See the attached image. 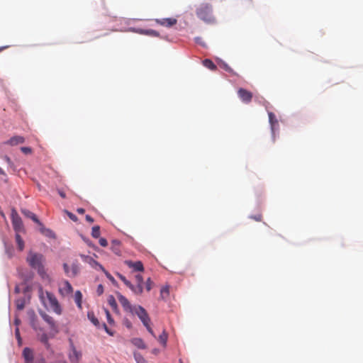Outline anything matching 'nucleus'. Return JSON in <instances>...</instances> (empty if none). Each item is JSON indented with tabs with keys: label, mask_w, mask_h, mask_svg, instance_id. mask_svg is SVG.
<instances>
[{
	"label": "nucleus",
	"mask_w": 363,
	"mask_h": 363,
	"mask_svg": "<svg viewBox=\"0 0 363 363\" xmlns=\"http://www.w3.org/2000/svg\"><path fill=\"white\" fill-rule=\"evenodd\" d=\"M197 16L206 23H214L216 18L213 14V6L208 3L201 4L196 11Z\"/></svg>",
	"instance_id": "obj_1"
},
{
	"label": "nucleus",
	"mask_w": 363,
	"mask_h": 363,
	"mask_svg": "<svg viewBox=\"0 0 363 363\" xmlns=\"http://www.w3.org/2000/svg\"><path fill=\"white\" fill-rule=\"evenodd\" d=\"M132 314L136 315L143 323V325L146 328L147 330L154 337H156L151 326L150 318L146 310L141 306H134Z\"/></svg>",
	"instance_id": "obj_2"
},
{
	"label": "nucleus",
	"mask_w": 363,
	"mask_h": 363,
	"mask_svg": "<svg viewBox=\"0 0 363 363\" xmlns=\"http://www.w3.org/2000/svg\"><path fill=\"white\" fill-rule=\"evenodd\" d=\"M40 298L45 305H46L45 298H47L50 307L57 314L62 313L61 306L55 297V296L49 291L44 292L42 289L40 290Z\"/></svg>",
	"instance_id": "obj_3"
},
{
	"label": "nucleus",
	"mask_w": 363,
	"mask_h": 363,
	"mask_svg": "<svg viewBox=\"0 0 363 363\" xmlns=\"http://www.w3.org/2000/svg\"><path fill=\"white\" fill-rule=\"evenodd\" d=\"M44 260V257L41 254L35 253L30 252L28 257L27 262L29 265L37 269L39 274H43L44 272L43 262Z\"/></svg>",
	"instance_id": "obj_4"
},
{
	"label": "nucleus",
	"mask_w": 363,
	"mask_h": 363,
	"mask_svg": "<svg viewBox=\"0 0 363 363\" xmlns=\"http://www.w3.org/2000/svg\"><path fill=\"white\" fill-rule=\"evenodd\" d=\"M11 223L13 225V230L16 233L24 232V226L21 218L18 214V212L15 208L11 210Z\"/></svg>",
	"instance_id": "obj_5"
},
{
	"label": "nucleus",
	"mask_w": 363,
	"mask_h": 363,
	"mask_svg": "<svg viewBox=\"0 0 363 363\" xmlns=\"http://www.w3.org/2000/svg\"><path fill=\"white\" fill-rule=\"evenodd\" d=\"M68 357L71 363H79L82 357V352L77 350L71 339L69 340V351Z\"/></svg>",
	"instance_id": "obj_6"
},
{
	"label": "nucleus",
	"mask_w": 363,
	"mask_h": 363,
	"mask_svg": "<svg viewBox=\"0 0 363 363\" xmlns=\"http://www.w3.org/2000/svg\"><path fill=\"white\" fill-rule=\"evenodd\" d=\"M238 96L245 104H250L253 97V94L251 91L243 88L238 89Z\"/></svg>",
	"instance_id": "obj_7"
},
{
	"label": "nucleus",
	"mask_w": 363,
	"mask_h": 363,
	"mask_svg": "<svg viewBox=\"0 0 363 363\" xmlns=\"http://www.w3.org/2000/svg\"><path fill=\"white\" fill-rule=\"evenodd\" d=\"M72 292L73 288L68 281L65 280L60 284L59 293L62 296H67L71 294Z\"/></svg>",
	"instance_id": "obj_8"
},
{
	"label": "nucleus",
	"mask_w": 363,
	"mask_h": 363,
	"mask_svg": "<svg viewBox=\"0 0 363 363\" xmlns=\"http://www.w3.org/2000/svg\"><path fill=\"white\" fill-rule=\"evenodd\" d=\"M157 24L166 28H171L177 23V20L174 18H165L155 19Z\"/></svg>",
	"instance_id": "obj_9"
},
{
	"label": "nucleus",
	"mask_w": 363,
	"mask_h": 363,
	"mask_svg": "<svg viewBox=\"0 0 363 363\" xmlns=\"http://www.w3.org/2000/svg\"><path fill=\"white\" fill-rule=\"evenodd\" d=\"M117 298L118 299V301L124 308L125 311L131 313L133 311L134 306H132L129 301L121 294L117 293Z\"/></svg>",
	"instance_id": "obj_10"
},
{
	"label": "nucleus",
	"mask_w": 363,
	"mask_h": 363,
	"mask_svg": "<svg viewBox=\"0 0 363 363\" xmlns=\"http://www.w3.org/2000/svg\"><path fill=\"white\" fill-rule=\"evenodd\" d=\"M22 356L25 363H33L35 358L34 357L33 350L29 347H25L22 352Z\"/></svg>",
	"instance_id": "obj_11"
},
{
	"label": "nucleus",
	"mask_w": 363,
	"mask_h": 363,
	"mask_svg": "<svg viewBox=\"0 0 363 363\" xmlns=\"http://www.w3.org/2000/svg\"><path fill=\"white\" fill-rule=\"evenodd\" d=\"M40 315L43 319L50 325V329L57 333V326L53 318L45 312H40Z\"/></svg>",
	"instance_id": "obj_12"
},
{
	"label": "nucleus",
	"mask_w": 363,
	"mask_h": 363,
	"mask_svg": "<svg viewBox=\"0 0 363 363\" xmlns=\"http://www.w3.org/2000/svg\"><path fill=\"white\" fill-rule=\"evenodd\" d=\"M82 258L83 259V261L90 264L92 267L95 269H99L101 271H105V269L104 267L100 264L98 262L94 260L91 257L86 256V255H82Z\"/></svg>",
	"instance_id": "obj_13"
},
{
	"label": "nucleus",
	"mask_w": 363,
	"mask_h": 363,
	"mask_svg": "<svg viewBox=\"0 0 363 363\" xmlns=\"http://www.w3.org/2000/svg\"><path fill=\"white\" fill-rule=\"evenodd\" d=\"M126 265L133 269L135 272H143L144 270L143 264L140 261L132 262L130 260L125 261Z\"/></svg>",
	"instance_id": "obj_14"
},
{
	"label": "nucleus",
	"mask_w": 363,
	"mask_h": 363,
	"mask_svg": "<svg viewBox=\"0 0 363 363\" xmlns=\"http://www.w3.org/2000/svg\"><path fill=\"white\" fill-rule=\"evenodd\" d=\"M21 211L24 216H26V218H30L38 225H42V223L40 221V220L38 218V217L36 216V215L35 213H33L30 211L26 209V208H21Z\"/></svg>",
	"instance_id": "obj_15"
},
{
	"label": "nucleus",
	"mask_w": 363,
	"mask_h": 363,
	"mask_svg": "<svg viewBox=\"0 0 363 363\" xmlns=\"http://www.w3.org/2000/svg\"><path fill=\"white\" fill-rule=\"evenodd\" d=\"M25 141V139L22 136L16 135L11 138L9 140L4 143L11 146H15L18 144H22Z\"/></svg>",
	"instance_id": "obj_16"
},
{
	"label": "nucleus",
	"mask_w": 363,
	"mask_h": 363,
	"mask_svg": "<svg viewBox=\"0 0 363 363\" xmlns=\"http://www.w3.org/2000/svg\"><path fill=\"white\" fill-rule=\"evenodd\" d=\"M79 266L77 262H74L70 267V274L69 277H76L79 272Z\"/></svg>",
	"instance_id": "obj_17"
},
{
	"label": "nucleus",
	"mask_w": 363,
	"mask_h": 363,
	"mask_svg": "<svg viewBox=\"0 0 363 363\" xmlns=\"http://www.w3.org/2000/svg\"><path fill=\"white\" fill-rule=\"evenodd\" d=\"M268 115H269V123L271 125V128H272V132H274L275 125H278V121L277 120L276 116L273 113L269 112Z\"/></svg>",
	"instance_id": "obj_18"
},
{
	"label": "nucleus",
	"mask_w": 363,
	"mask_h": 363,
	"mask_svg": "<svg viewBox=\"0 0 363 363\" xmlns=\"http://www.w3.org/2000/svg\"><path fill=\"white\" fill-rule=\"evenodd\" d=\"M129 288L135 294H141L143 291V286L141 284H137L136 286L131 284Z\"/></svg>",
	"instance_id": "obj_19"
},
{
	"label": "nucleus",
	"mask_w": 363,
	"mask_h": 363,
	"mask_svg": "<svg viewBox=\"0 0 363 363\" xmlns=\"http://www.w3.org/2000/svg\"><path fill=\"white\" fill-rule=\"evenodd\" d=\"M203 65L208 69L211 70H216L217 69L216 65L213 63V62L211 60L209 59H205L203 61Z\"/></svg>",
	"instance_id": "obj_20"
},
{
	"label": "nucleus",
	"mask_w": 363,
	"mask_h": 363,
	"mask_svg": "<svg viewBox=\"0 0 363 363\" xmlns=\"http://www.w3.org/2000/svg\"><path fill=\"white\" fill-rule=\"evenodd\" d=\"M133 344L140 349H145L146 345L141 338H134L132 340Z\"/></svg>",
	"instance_id": "obj_21"
},
{
	"label": "nucleus",
	"mask_w": 363,
	"mask_h": 363,
	"mask_svg": "<svg viewBox=\"0 0 363 363\" xmlns=\"http://www.w3.org/2000/svg\"><path fill=\"white\" fill-rule=\"evenodd\" d=\"M16 241L19 250L22 251L24 249V241L21 238L19 233H16Z\"/></svg>",
	"instance_id": "obj_22"
},
{
	"label": "nucleus",
	"mask_w": 363,
	"mask_h": 363,
	"mask_svg": "<svg viewBox=\"0 0 363 363\" xmlns=\"http://www.w3.org/2000/svg\"><path fill=\"white\" fill-rule=\"evenodd\" d=\"M74 301L79 308H82V294L80 291H77L74 294Z\"/></svg>",
	"instance_id": "obj_23"
},
{
	"label": "nucleus",
	"mask_w": 363,
	"mask_h": 363,
	"mask_svg": "<svg viewBox=\"0 0 363 363\" xmlns=\"http://www.w3.org/2000/svg\"><path fill=\"white\" fill-rule=\"evenodd\" d=\"M169 295V288L168 286H163L160 290V298L166 299Z\"/></svg>",
	"instance_id": "obj_24"
},
{
	"label": "nucleus",
	"mask_w": 363,
	"mask_h": 363,
	"mask_svg": "<svg viewBox=\"0 0 363 363\" xmlns=\"http://www.w3.org/2000/svg\"><path fill=\"white\" fill-rule=\"evenodd\" d=\"M167 333L165 332V330H163L162 334L158 337V341L160 344H162L163 346H165L167 341Z\"/></svg>",
	"instance_id": "obj_25"
},
{
	"label": "nucleus",
	"mask_w": 363,
	"mask_h": 363,
	"mask_svg": "<svg viewBox=\"0 0 363 363\" xmlns=\"http://www.w3.org/2000/svg\"><path fill=\"white\" fill-rule=\"evenodd\" d=\"M88 318L89 320L96 326L99 325V321L97 318L94 315L93 312H89L87 314Z\"/></svg>",
	"instance_id": "obj_26"
},
{
	"label": "nucleus",
	"mask_w": 363,
	"mask_h": 363,
	"mask_svg": "<svg viewBox=\"0 0 363 363\" xmlns=\"http://www.w3.org/2000/svg\"><path fill=\"white\" fill-rule=\"evenodd\" d=\"M108 304L110 305V306L113 308V310H116L118 306H117V303L116 301V299L115 298L113 297V296L111 295L108 297Z\"/></svg>",
	"instance_id": "obj_27"
},
{
	"label": "nucleus",
	"mask_w": 363,
	"mask_h": 363,
	"mask_svg": "<svg viewBox=\"0 0 363 363\" xmlns=\"http://www.w3.org/2000/svg\"><path fill=\"white\" fill-rule=\"evenodd\" d=\"M91 235L94 238H98L100 236V227L99 225H95L92 228L91 230Z\"/></svg>",
	"instance_id": "obj_28"
},
{
	"label": "nucleus",
	"mask_w": 363,
	"mask_h": 363,
	"mask_svg": "<svg viewBox=\"0 0 363 363\" xmlns=\"http://www.w3.org/2000/svg\"><path fill=\"white\" fill-rule=\"evenodd\" d=\"M119 246H120L119 241L113 240L112 242V247L111 248H112V250L113 251V252L116 255H118L120 252Z\"/></svg>",
	"instance_id": "obj_29"
},
{
	"label": "nucleus",
	"mask_w": 363,
	"mask_h": 363,
	"mask_svg": "<svg viewBox=\"0 0 363 363\" xmlns=\"http://www.w3.org/2000/svg\"><path fill=\"white\" fill-rule=\"evenodd\" d=\"M40 340L42 343L45 345V346L48 349L50 347V344L48 342V337L47 334L43 333L40 337Z\"/></svg>",
	"instance_id": "obj_30"
},
{
	"label": "nucleus",
	"mask_w": 363,
	"mask_h": 363,
	"mask_svg": "<svg viewBox=\"0 0 363 363\" xmlns=\"http://www.w3.org/2000/svg\"><path fill=\"white\" fill-rule=\"evenodd\" d=\"M134 358L137 363H146L145 358L140 353L135 352Z\"/></svg>",
	"instance_id": "obj_31"
},
{
	"label": "nucleus",
	"mask_w": 363,
	"mask_h": 363,
	"mask_svg": "<svg viewBox=\"0 0 363 363\" xmlns=\"http://www.w3.org/2000/svg\"><path fill=\"white\" fill-rule=\"evenodd\" d=\"M39 226H40V231L41 233H43L45 235H48V236H50V235L52 234V231L50 229L46 228L43 224H42V225H39Z\"/></svg>",
	"instance_id": "obj_32"
},
{
	"label": "nucleus",
	"mask_w": 363,
	"mask_h": 363,
	"mask_svg": "<svg viewBox=\"0 0 363 363\" xmlns=\"http://www.w3.org/2000/svg\"><path fill=\"white\" fill-rule=\"evenodd\" d=\"M118 277L129 288L132 284L123 275L117 274Z\"/></svg>",
	"instance_id": "obj_33"
},
{
	"label": "nucleus",
	"mask_w": 363,
	"mask_h": 363,
	"mask_svg": "<svg viewBox=\"0 0 363 363\" xmlns=\"http://www.w3.org/2000/svg\"><path fill=\"white\" fill-rule=\"evenodd\" d=\"M138 33H142V34L152 35L155 36L158 35V33L154 30H140V31H138Z\"/></svg>",
	"instance_id": "obj_34"
},
{
	"label": "nucleus",
	"mask_w": 363,
	"mask_h": 363,
	"mask_svg": "<svg viewBox=\"0 0 363 363\" xmlns=\"http://www.w3.org/2000/svg\"><path fill=\"white\" fill-rule=\"evenodd\" d=\"M16 307L18 310H23L25 307L24 299H18L16 301Z\"/></svg>",
	"instance_id": "obj_35"
},
{
	"label": "nucleus",
	"mask_w": 363,
	"mask_h": 363,
	"mask_svg": "<svg viewBox=\"0 0 363 363\" xmlns=\"http://www.w3.org/2000/svg\"><path fill=\"white\" fill-rule=\"evenodd\" d=\"M152 285H153V282L151 280L150 278H148L146 281V290L147 291H150L152 287Z\"/></svg>",
	"instance_id": "obj_36"
},
{
	"label": "nucleus",
	"mask_w": 363,
	"mask_h": 363,
	"mask_svg": "<svg viewBox=\"0 0 363 363\" xmlns=\"http://www.w3.org/2000/svg\"><path fill=\"white\" fill-rule=\"evenodd\" d=\"M66 213L67 214L68 217L73 221L74 222H77V217L73 214L71 212H69L67 211H66Z\"/></svg>",
	"instance_id": "obj_37"
},
{
	"label": "nucleus",
	"mask_w": 363,
	"mask_h": 363,
	"mask_svg": "<svg viewBox=\"0 0 363 363\" xmlns=\"http://www.w3.org/2000/svg\"><path fill=\"white\" fill-rule=\"evenodd\" d=\"M250 218L253 219V220H256V221L259 222V221L262 220V214L258 213V214H257L255 216H251Z\"/></svg>",
	"instance_id": "obj_38"
},
{
	"label": "nucleus",
	"mask_w": 363,
	"mask_h": 363,
	"mask_svg": "<svg viewBox=\"0 0 363 363\" xmlns=\"http://www.w3.org/2000/svg\"><path fill=\"white\" fill-rule=\"evenodd\" d=\"M105 313H106V318H107V320L108 322L111 324L113 323V319L111 318V315L109 313V311L108 310H105Z\"/></svg>",
	"instance_id": "obj_39"
},
{
	"label": "nucleus",
	"mask_w": 363,
	"mask_h": 363,
	"mask_svg": "<svg viewBox=\"0 0 363 363\" xmlns=\"http://www.w3.org/2000/svg\"><path fill=\"white\" fill-rule=\"evenodd\" d=\"M21 150L25 154H30L32 152V150L28 147H22Z\"/></svg>",
	"instance_id": "obj_40"
},
{
	"label": "nucleus",
	"mask_w": 363,
	"mask_h": 363,
	"mask_svg": "<svg viewBox=\"0 0 363 363\" xmlns=\"http://www.w3.org/2000/svg\"><path fill=\"white\" fill-rule=\"evenodd\" d=\"M99 242L100 245H101L102 247H106L108 245V242H107L106 239H105L104 238H101L99 240Z\"/></svg>",
	"instance_id": "obj_41"
},
{
	"label": "nucleus",
	"mask_w": 363,
	"mask_h": 363,
	"mask_svg": "<svg viewBox=\"0 0 363 363\" xmlns=\"http://www.w3.org/2000/svg\"><path fill=\"white\" fill-rule=\"evenodd\" d=\"M106 274V277L113 283V284H115L116 283V280L115 279L113 278V277L109 274L108 272H107L106 270L104 271Z\"/></svg>",
	"instance_id": "obj_42"
},
{
	"label": "nucleus",
	"mask_w": 363,
	"mask_h": 363,
	"mask_svg": "<svg viewBox=\"0 0 363 363\" xmlns=\"http://www.w3.org/2000/svg\"><path fill=\"white\" fill-rule=\"evenodd\" d=\"M63 268H64L65 274L69 277V274H70V267L68 266L67 264L65 263L63 264Z\"/></svg>",
	"instance_id": "obj_43"
},
{
	"label": "nucleus",
	"mask_w": 363,
	"mask_h": 363,
	"mask_svg": "<svg viewBox=\"0 0 363 363\" xmlns=\"http://www.w3.org/2000/svg\"><path fill=\"white\" fill-rule=\"evenodd\" d=\"M4 160L6 161V162L8 164L9 166L12 167L13 162L9 157L7 155L4 156Z\"/></svg>",
	"instance_id": "obj_44"
},
{
	"label": "nucleus",
	"mask_w": 363,
	"mask_h": 363,
	"mask_svg": "<svg viewBox=\"0 0 363 363\" xmlns=\"http://www.w3.org/2000/svg\"><path fill=\"white\" fill-rule=\"evenodd\" d=\"M33 363H45V359L42 356L35 357V362Z\"/></svg>",
	"instance_id": "obj_45"
},
{
	"label": "nucleus",
	"mask_w": 363,
	"mask_h": 363,
	"mask_svg": "<svg viewBox=\"0 0 363 363\" xmlns=\"http://www.w3.org/2000/svg\"><path fill=\"white\" fill-rule=\"evenodd\" d=\"M135 279H136L138 284H143V278L142 275L137 274L135 276Z\"/></svg>",
	"instance_id": "obj_46"
},
{
	"label": "nucleus",
	"mask_w": 363,
	"mask_h": 363,
	"mask_svg": "<svg viewBox=\"0 0 363 363\" xmlns=\"http://www.w3.org/2000/svg\"><path fill=\"white\" fill-rule=\"evenodd\" d=\"M96 292L99 296L101 295L104 293V286L102 284H99L97 287Z\"/></svg>",
	"instance_id": "obj_47"
},
{
	"label": "nucleus",
	"mask_w": 363,
	"mask_h": 363,
	"mask_svg": "<svg viewBox=\"0 0 363 363\" xmlns=\"http://www.w3.org/2000/svg\"><path fill=\"white\" fill-rule=\"evenodd\" d=\"M15 335H16V337L18 341V343L21 344V335H20V332H19V329L17 328L16 329V331H15Z\"/></svg>",
	"instance_id": "obj_48"
},
{
	"label": "nucleus",
	"mask_w": 363,
	"mask_h": 363,
	"mask_svg": "<svg viewBox=\"0 0 363 363\" xmlns=\"http://www.w3.org/2000/svg\"><path fill=\"white\" fill-rule=\"evenodd\" d=\"M85 218H86V221H88L89 223H94V218L89 215H86Z\"/></svg>",
	"instance_id": "obj_49"
},
{
	"label": "nucleus",
	"mask_w": 363,
	"mask_h": 363,
	"mask_svg": "<svg viewBox=\"0 0 363 363\" xmlns=\"http://www.w3.org/2000/svg\"><path fill=\"white\" fill-rule=\"evenodd\" d=\"M77 212L79 214H84L85 212V210L82 208H79L77 209Z\"/></svg>",
	"instance_id": "obj_50"
},
{
	"label": "nucleus",
	"mask_w": 363,
	"mask_h": 363,
	"mask_svg": "<svg viewBox=\"0 0 363 363\" xmlns=\"http://www.w3.org/2000/svg\"><path fill=\"white\" fill-rule=\"evenodd\" d=\"M58 193L62 198L65 199L66 197L65 192H63L62 191L59 190Z\"/></svg>",
	"instance_id": "obj_51"
},
{
	"label": "nucleus",
	"mask_w": 363,
	"mask_h": 363,
	"mask_svg": "<svg viewBox=\"0 0 363 363\" xmlns=\"http://www.w3.org/2000/svg\"><path fill=\"white\" fill-rule=\"evenodd\" d=\"M0 174L1 175H6L5 172L0 167Z\"/></svg>",
	"instance_id": "obj_52"
},
{
	"label": "nucleus",
	"mask_w": 363,
	"mask_h": 363,
	"mask_svg": "<svg viewBox=\"0 0 363 363\" xmlns=\"http://www.w3.org/2000/svg\"><path fill=\"white\" fill-rule=\"evenodd\" d=\"M126 326L128 328H130L131 327V323L129 321H128L127 323H126Z\"/></svg>",
	"instance_id": "obj_53"
},
{
	"label": "nucleus",
	"mask_w": 363,
	"mask_h": 363,
	"mask_svg": "<svg viewBox=\"0 0 363 363\" xmlns=\"http://www.w3.org/2000/svg\"><path fill=\"white\" fill-rule=\"evenodd\" d=\"M6 48V47H1V48H0V52H1V50H3L4 48Z\"/></svg>",
	"instance_id": "obj_54"
},
{
	"label": "nucleus",
	"mask_w": 363,
	"mask_h": 363,
	"mask_svg": "<svg viewBox=\"0 0 363 363\" xmlns=\"http://www.w3.org/2000/svg\"><path fill=\"white\" fill-rule=\"evenodd\" d=\"M104 326H105V329H106V330L107 331V333H109V331H108V329H107V326H106V325H104Z\"/></svg>",
	"instance_id": "obj_55"
},
{
	"label": "nucleus",
	"mask_w": 363,
	"mask_h": 363,
	"mask_svg": "<svg viewBox=\"0 0 363 363\" xmlns=\"http://www.w3.org/2000/svg\"><path fill=\"white\" fill-rule=\"evenodd\" d=\"M18 322H19L18 320H16V324H18Z\"/></svg>",
	"instance_id": "obj_56"
}]
</instances>
